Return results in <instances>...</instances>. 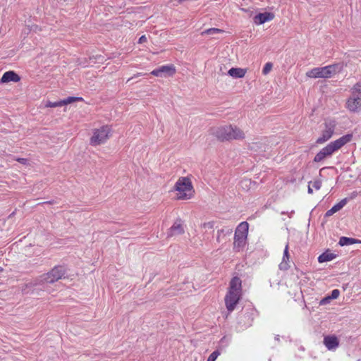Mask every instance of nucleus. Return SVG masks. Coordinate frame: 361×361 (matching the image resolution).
Segmentation results:
<instances>
[{"label":"nucleus","instance_id":"f257e3e1","mask_svg":"<svg viewBox=\"0 0 361 361\" xmlns=\"http://www.w3.org/2000/svg\"><path fill=\"white\" fill-rule=\"evenodd\" d=\"M242 296V281L235 276L229 282L228 290L224 297V302L227 310L233 312L238 304Z\"/></svg>","mask_w":361,"mask_h":361},{"label":"nucleus","instance_id":"f03ea898","mask_svg":"<svg viewBox=\"0 0 361 361\" xmlns=\"http://www.w3.org/2000/svg\"><path fill=\"white\" fill-rule=\"evenodd\" d=\"M353 134H346L338 139L331 142L316 154L314 161L319 163L326 157H331L334 152L341 149L345 145L350 142L353 139Z\"/></svg>","mask_w":361,"mask_h":361},{"label":"nucleus","instance_id":"7ed1b4c3","mask_svg":"<svg viewBox=\"0 0 361 361\" xmlns=\"http://www.w3.org/2000/svg\"><path fill=\"white\" fill-rule=\"evenodd\" d=\"M213 135L219 141H231L233 140H242L245 139V134L243 130L236 126L227 125L216 128L213 130Z\"/></svg>","mask_w":361,"mask_h":361},{"label":"nucleus","instance_id":"20e7f679","mask_svg":"<svg viewBox=\"0 0 361 361\" xmlns=\"http://www.w3.org/2000/svg\"><path fill=\"white\" fill-rule=\"evenodd\" d=\"M177 200H188L195 195V189L189 176L180 177L173 187Z\"/></svg>","mask_w":361,"mask_h":361},{"label":"nucleus","instance_id":"39448f33","mask_svg":"<svg viewBox=\"0 0 361 361\" xmlns=\"http://www.w3.org/2000/svg\"><path fill=\"white\" fill-rule=\"evenodd\" d=\"M340 64H331L324 67H317L311 69L306 73V75L310 78H330L341 71Z\"/></svg>","mask_w":361,"mask_h":361},{"label":"nucleus","instance_id":"423d86ee","mask_svg":"<svg viewBox=\"0 0 361 361\" xmlns=\"http://www.w3.org/2000/svg\"><path fill=\"white\" fill-rule=\"evenodd\" d=\"M112 134L111 126L103 125L97 128L92 130V135L90 138V145L93 147L103 145L107 142Z\"/></svg>","mask_w":361,"mask_h":361},{"label":"nucleus","instance_id":"0eeeda50","mask_svg":"<svg viewBox=\"0 0 361 361\" xmlns=\"http://www.w3.org/2000/svg\"><path fill=\"white\" fill-rule=\"evenodd\" d=\"M249 224L246 221L241 222L236 228L234 234L233 250L235 252L242 250L247 244Z\"/></svg>","mask_w":361,"mask_h":361},{"label":"nucleus","instance_id":"6e6552de","mask_svg":"<svg viewBox=\"0 0 361 361\" xmlns=\"http://www.w3.org/2000/svg\"><path fill=\"white\" fill-rule=\"evenodd\" d=\"M335 130V124L332 122H326L324 123V129L322 130L321 135L317 139L316 143L322 145L329 140L333 136Z\"/></svg>","mask_w":361,"mask_h":361},{"label":"nucleus","instance_id":"1a4fd4ad","mask_svg":"<svg viewBox=\"0 0 361 361\" xmlns=\"http://www.w3.org/2000/svg\"><path fill=\"white\" fill-rule=\"evenodd\" d=\"M64 274L65 269L61 266H56L46 274L44 280L52 283L61 279Z\"/></svg>","mask_w":361,"mask_h":361},{"label":"nucleus","instance_id":"9d476101","mask_svg":"<svg viewBox=\"0 0 361 361\" xmlns=\"http://www.w3.org/2000/svg\"><path fill=\"white\" fill-rule=\"evenodd\" d=\"M345 107L350 112H357L361 110V98L350 96L346 99Z\"/></svg>","mask_w":361,"mask_h":361},{"label":"nucleus","instance_id":"9b49d317","mask_svg":"<svg viewBox=\"0 0 361 361\" xmlns=\"http://www.w3.org/2000/svg\"><path fill=\"white\" fill-rule=\"evenodd\" d=\"M176 71L175 66L171 64L162 66L159 68L154 69L151 72V74L157 77H160L162 75L172 76L176 73Z\"/></svg>","mask_w":361,"mask_h":361},{"label":"nucleus","instance_id":"f8f14e48","mask_svg":"<svg viewBox=\"0 0 361 361\" xmlns=\"http://www.w3.org/2000/svg\"><path fill=\"white\" fill-rule=\"evenodd\" d=\"M324 344L328 350H331L339 345V341L336 336H326L324 338Z\"/></svg>","mask_w":361,"mask_h":361},{"label":"nucleus","instance_id":"ddd939ff","mask_svg":"<svg viewBox=\"0 0 361 361\" xmlns=\"http://www.w3.org/2000/svg\"><path fill=\"white\" fill-rule=\"evenodd\" d=\"M274 18V15L272 13L266 12L256 15L254 18V21L257 25H261Z\"/></svg>","mask_w":361,"mask_h":361},{"label":"nucleus","instance_id":"4468645a","mask_svg":"<svg viewBox=\"0 0 361 361\" xmlns=\"http://www.w3.org/2000/svg\"><path fill=\"white\" fill-rule=\"evenodd\" d=\"M20 80V76L14 71H10L5 72L1 77V82L7 83L9 82H19Z\"/></svg>","mask_w":361,"mask_h":361},{"label":"nucleus","instance_id":"2eb2a0df","mask_svg":"<svg viewBox=\"0 0 361 361\" xmlns=\"http://www.w3.org/2000/svg\"><path fill=\"white\" fill-rule=\"evenodd\" d=\"M247 73V70L241 68H231L228 73L230 76L234 78H242Z\"/></svg>","mask_w":361,"mask_h":361},{"label":"nucleus","instance_id":"dca6fc26","mask_svg":"<svg viewBox=\"0 0 361 361\" xmlns=\"http://www.w3.org/2000/svg\"><path fill=\"white\" fill-rule=\"evenodd\" d=\"M347 203L346 199H343L340 201L338 203L332 207L330 209H329L326 214V216H331L336 212L340 211Z\"/></svg>","mask_w":361,"mask_h":361},{"label":"nucleus","instance_id":"f3484780","mask_svg":"<svg viewBox=\"0 0 361 361\" xmlns=\"http://www.w3.org/2000/svg\"><path fill=\"white\" fill-rule=\"evenodd\" d=\"M290 255L288 252V245L286 244L284 252H283V261L279 264L280 269H286L288 267V262H289Z\"/></svg>","mask_w":361,"mask_h":361},{"label":"nucleus","instance_id":"a211bd4d","mask_svg":"<svg viewBox=\"0 0 361 361\" xmlns=\"http://www.w3.org/2000/svg\"><path fill=\"white\" fill-rule=\"evenodd\" d=\"M357 243L360 244L361 240H358V239L348 238V237H344V236L340 238L339 242H338V244L341 246H345V245H349L357 244Z\"/></svg>","mask_w":361,"mask_h":361},{"label":"nucleus","instance_id":"6ab92c4d","mask_svg":"<svg viewBox=\"0 0 361 361\" xmlns=\"http://www.w3.org/2000/svg\"><path fill=\"white\" fill-rule=\"evenodd\" d=\"M336 257V255L329 252H325L320 255L318 257V261L320 263L326 262L334 259Z\"/></svg>","mask_w":361,"mask_h":361},{"label":"nucleus","instance_id":"aec40b11","mask_svg":"<svg viewBox=\"0 0 361 361\" xmlns=\"http://www.w3.org/2000/svg\"><path fill=\"white\" fill-rule=\"evenodd\" d=\"M350 94L354 97L361 98V81L353 85L350 89Z\"/></svg>","mask_w":361,"mask_h":361},{"label":"nucleus","instance_id":"412c9836","mask_svg":"<svg viewBox=\"0 0 361 361\" xmlns=\"http://www.w3.org/2000/svg\"><path fill=\"white\" fill-rule=\"evenodd\" d=\"M83 101L82 97H68L66 99L61 100L62 106L68 105L69 104L75 102H82Z\"/></svg>","mask_w":361,"mask_h":361},{"label":"nucleus","instance_id":"4be33fe9","mask_svg":"<svg viewBox=\"0 0 361 361\" xmlns=\"http://www.w3.org/2000/svg\"><path fill=\"white\" fill-rule=\"evenodd\" d=\"M171 231L176 233H183L184 232L183 228L180 224L175 223L171 228Z\"/></svg>","mask_w":361,"mask_h":361},{"label":"nucleus","instance_id":"5701e85b","mask_svg":"<svg viewBox=\"0 0 361 361\" xmlns=\"http://www.w3.org/2000/svg\"><path fill=\"white\" fill-rule=\"evenodd\" d=\"M224 32V30L219 29V28H209L206 30L205 31L202 32V35L207 34V35H213L216 33H222Z\"/></svg>","mask_w":361,"mask_h":361},{"label":"nucleus","instance_id":"b1692460","mask_svg":"<svg viewBox=\"0 0 361 361\" xmlns=\"http://www.w3.org/2000/svg\"><path fill=\"white\" fill-rule=\"evenodd\" d=\"M59 106H62L61 100L59 102H55L48 101L45 104V107L54 108V107H59Z\"/></svg>","mask_w":361,"mask_h":361},{"label":"nucleus","instance_id":"393cba45","mask_svg":"<svg viewBox=\"0 0 361 361\" xmlns=\"http://www.w3.org/2000/svg\"><path fill=\"white\" fill-rule=\"evenodd\" d=\"M309 183L310 185H312V186L317 190H319L322 187V181L320 180H314V181L310 182Z\"/></svg>","mask_w":361,"mask_h":361},{"label":"nucleus","instance_id":"a878e982","mask_svg":"<svg viewBox=\"0 0 361 361\" xmlns=\"http://www.w3.org/2000/svg\"><path fill=\"white\" fill-rule=\"evenodd\" d=\"M214 226V221H208L204 222L201 225V227L205 230L207 229H213Z\"/></svg>","mask_w":361,"mask_h":361},{"label":"nucleus","instance_id":"bb28decb","mask_svg":"<svg viewBox=\"0 0 361 361\" xmlns=\"http://www.w3.org/2000/svg\"><path fill=\"white\" fill-rule=\"evenodd\" d=\"M271 68H272V63H269V62L267 63L263 68L262 73L264 75L268 74L271 71Z\"/></svg>","mask_w":361,"mask_h":361},{"label":"nucleus","instance_id":"cd10ccee","mask_svg":"<svg viewBox=\"0 0 361 361\" xmlns=\"http://www.w3.org/2000/svg\"><path fill=\"white\" fill-rule=\"evenodd\" d=\"M219 355L220 352L215 350L209 356L207 361H215Z\"/></svg>","mask_w":361,"mask_h":361},{"label":"nucleus","instance_id":"c85d7f7f","mask_svg":"<svg viewBox=\"0 0 361 361\" xmlns=\"http://www.w3.org/2000/svg\"><path fill=\"white\" fill-rule=\"evenodd\" d=\"M340 295V291L338 289H334L331 291V295L329 298H331V300L332 299H336L338 298Z\"/></svg>","mask_w":361,"mask_h":361},{"label":"nucleus","instance_id":"c756f323","mask_svg":"<svg viewBox=\"0 0 361 361\" xmlns=\"http://www.w3.org/2000/svg\"><path fill=\"white\" fill-rule=\"evenodd\" d=\"M331 300V298L329 296L325 297L320 301V305H325L328 303Z\"/></svg>","mask_w":361,"mask_h":361},{"label":"nucleus","instance_id":"7c9ffc66","mask_svg":"<svg viewBox=\"0 0 361 361\" xmlns=\"http://www.w3.org/2000/svg\"><path fill=\"white\" fill-rule=\"evenodd\" d=\"M16 161L22 164H27V159L25 158H18Z\"/></svg>","mask_w":361,"mask_h":361},{"label":"nucleus","instance_id":"2f4dec72","mask_svg":"<svg viewBox=\"0 0 361 361\" xmlns=\"http://www.w3.org/2000/svg\"><path fill=\"white\" fill-rule=\"evenodd\" d=\"M145 42H147V37H145V35H142L139 38L138 42L140 44H142Z\"/></svg>","mask_w":361,"mask_h":361},{"label":"nucleus","instance_id":"473e14b6","mask_svg":"<svg viewBox=\"0 0 361 361\" xmlns=\"http://www.w3.org/2000/svg\"><path fill=\"white\" fill-rule=\"evenodd\" d=\"M308 192H309L310 194H312V193H313V190H312V188H311V185H310V184H309V185H308Z\"/></svg>","mask_w":361,"mask_h":361},{"label":"nucleus","instance_id":"72a5a7b5","mask_svg":"<svg viewBox=\"0 0 361 361\" xmlns=\"http://www.w3.org/2000/svg\"><path fill=\"white\" fill-rule=\"evenodd\" d=\"M142 75V73H138L136 75V76H140V75Z\"/></svg>","mask_w":361,"mask_h":361}]
</instances>
